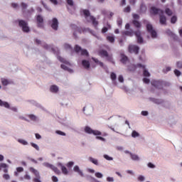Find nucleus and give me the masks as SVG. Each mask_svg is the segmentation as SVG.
<instances>
[{
  "label": "nucleus",
  "mask_w": 182,
  "mask_h": 182,
  "mask_svg": "<svg viewBox=\"0 0 182 182\" xmlns=\"http://www.w3.org/2000/svg\"><path fill=\"white\" fill-rule=\"evenodd\" d=\"M171 84L169 82L167 81H163L162 80V87L165 86L166 87H168V86H171Z\"/></svg>",
  "instance_id": "nucleus-43"
},
{
  "label": "nucleus",
  "mask_w": 182,
  "mask_h": 182,
  "mask_svg": "<svg viewBox=\"0 0 182 182\" xmlns=\"http://www.w3.org/2000/svg\"><path fill=\"white\" fill-rule=\"evenodd\" d=\"M151 13L154 14V15H159V22L161 25H166V23L167 22V18H166V16L163 15L164 12L163 10L157 9L154 6L151 8Z\"/></svg>",
  "instance_id": "nucleus-2"
},
{
  "label": "nucleus",
  "mask_w": 182,
  "mask_h": 182,
  "mask_svg": "<svg viewBox=\"0 0 182 182\" xmlns=\"http://www.w3.org/2000/svg\"><path fill=\"white\" fill-rule=\"evenodd\" d=\"M166 33L169 36H171V38H173V39H176V38H177V36H176V34L172 33L171 30H170V29L166 30Z\"/></svg>",
  "instance_id": "nucleus-32"
},
{
  "label": "nucleus",
  "mask_w": 182,
  "mask_h": 182,
  "mask_svg": "<svg viewBox=\"0 0 182 182\" xmlns=\"http://www.w3.org/2000/svg\"><path fill=\"white\" fill-rule=\"evenodd\" d=\"M35 136L37 140H41V139H42V136H41L39 134H36Z\"/></svg>",
  "instance_id": "nucleus-62"
},
{
  "label": "nucleus",
  "mask_w": 182,
  "mask_h": 182,
  "mask_svg": "<svg viewBox=\"0 0 182 182\" xmlns=\"http://www.w3.org/2000/svg\"><path fill=\"white\" fill-rule=\"evenodd\" d=\"M137 181L139 182L146 181V176H144V175H139L137 177Z\"/></svg>",
  "instance_id": "nucleus-33"
},
{
  "label": "nucleus",
  "mask_w": 182,
  "mask_h": 182,
  "mask_svg": "<svg viewBox=\"0 0 182 182\" xmlns=\"http://www.w3.org/2000/svg\"><path fill=\"white\" fill-rule=\"evenodd\" d=\"M139 48L137 46L131 45L129 46V52L130 53H135V55H137L139 53Z\"/></svg>",
  "instance_id": "nucleus-14"
},
{
  "label": "nucleus",
  "mask_w": 182,
  "mask_h": 182,
  "mask_svg": "<svg viewBox=\"0 0 182 182\" xmlns=\"http://www.w3.org/2000/svg\"><path fill=\"white\" fill-rule=\"evenodd\" d=\"M27 116L31 122H37L38 121V117L33 114H29Z\"/></svg>",
  "instance_id": "nucleus-25"
},
{
  "label": "nucleus",
  "mask_w": 182,
  "mask_h": 182,
  "mask_svg": "<svg viewBox=\"0 0 182 182\" xmlns=\"http://www.w3.org/2000/svg\"><path fill=\"white\" fill-rule=\"evenodd\" d=\"M31 147H33V149H35L37 151H39L40 150V148H39V145L38 144H36L33 142H31Z\"/></svg>",
  "instance_id": "nucleus-38"
},
{
  "label": "nucleus",
  "mask_w": 182,
  "mask_h": 182,
  "mask_svg": "<svg viewBox=\"0 0 182 182\" xmlns=\"http://www.w3.org/2000/svg\"><path fill=\"white\" fill-rule=\"evenodd\" d=\"M121 61L122 62V63H126V62H127V56L124 55H121Z\"/></svg>",
  "instance_id": "nucleus-42"
},
{
  "label": "nucleus",
  "mask_w": 182,
  "mask_h": 182,
  "mask_svg": "<svg viewBox=\"0 0 182 182\" xmlns=\"http://www.w3.org/2000/svg\"><path fill=\"white\" fill-rule=\"evenodd\" d=\"M58 60H60V62L64 63L61 65V68L63 69V70H67V72H68L69 73H73V69L69 68L68 66H66V65H69L70 66V63H69V61L66 60V59L60 56H58Z\"/></svg>",
  "instance_id": "nucleus-5"
},
{
  "label": "nucleus",
  "mask_w": 182,
  "mask_h": 182,
  "mask_svg": "<svg viewBox=\"0 0 182 182\" xmlns=\"http://www.w3.org/2000/svg\"><path fill=\"white\" fill-rule=\"evenodd\" d=\"M50 26L54 31H58V28H59V21H58V18H53L51 20Z\"/></svg>",
  "instance_id": "nucleus-12"
},
{
  "label": "nucleus",
  "mask_w": 182,
  "mask_h": 182,
  "mask_svg": "<svg viewBox=\"0 0 182 182\" xmlns=\"http://www.w3.org/2000/svg\"><path fill=\"white\" fill-rule=\"evenodd\" d=\"M151 85L156 89H163V80H154L151 82Z\"/></svg>",
  "instance_id": "nucleus-13"
},
{
  "label": "nucleus",
  "mask_w": 182,
  "mask_h": 182,
  "mask_svg": "<svg viewBox=\"0 0 182 182\" xmlns=\"http://www.w3.org/2000/svg\"><path fill=\"white\" fill-rule=\"evenodd\" d=\"M37 23H38V28H43V17H42V16L38 15L37 16Z\"/></svg>",
  "instance_id": "nucleus-18"
},
{
  "label": "nucleus",
  "mask_w": 182,
  "mask_h": 182,
  "mask_svg": "<svg viewBox=\"0 0 182 182\" xmlns=\"http://www.w3.org/2000/svg\"><path fill=\"white\" fill-rule=\"evenodd\" d=\"M18 26L22 29L23 32H25L26 33H28V32L31 31L28 22L24 20H19Z\"/></svg>",
  "instance_id": "nucleus-6"
},
{
  "label": "nucleus",
  "mask_w": 182,
  "mask_h": 182,
  "mask_svg": "<svg viewBox=\"0 0 182 182\" xmlns=\"http://www.w3.org/2000/svg\"><path fill=\"white\" fill-rule=\"evenodd\" d=\"M107 182H114V178L112 176H108L106 178Z\"/></svg>",
  "instance_id": "nucleus-53"
},
{
  "label": "nucleus",
  "mask_w": 182,
  "mask_h": 182,
  "mask_svg": "<svg viewBox=\"0 0 182 182\" xmlns=\"http://www.w3.org/2000/svg\"><path fill=\"white\" fill-rule=\"evenodd\" d=\"M56 134H59L60 136H66V134L62 131L57 130L55 131Z\"/></svg>",
  "instance_id": "nucleus-54"
},
{
  "label": "nucleus",
  "mask_w": 182,
  "mask_h": 182,
  "mask_svg": "<svg viewBox=\"0 0 182 182\" xmlns=\"http://www.w3.org/2000/svg\"><path fill=\"white\" fill-rule=\"evenodd\" d=\"M75 165V162L73 161H69L68 164H67V167H68V168H70V167H72L73 166Z\"/></svg>",
  "instance_id": "nucleus-55"
},
{
  "label": "nucleus",
  "mask_w": 182,
  "mask_h": 182,
  "mask_svg": "<svg viewBox=\"0 0 182 182\" xmlns=\"http://www.w3.org/2000/svg\"><path fill=\"white\" fill-rule=\"evenodd\" d=\"M141 114H142V116H149V112H147V111H142L141 112Z\"/></svg>",
  "instance_id": "nucleus-63"
},
{
  "label": "nucleus",
  "mask_w": 182,
  "mask_h": 182,
  "mask_svg": "<svg viewBox=\"0 0 182 182\" xmlns=\"http://www.w3.org/2000/svg\"><path fill=\"white\" fill-rule=\"evenodd\" d=\"M29 171H31V173L35 176V178L33 180V182H42V180H41V173H39V171L36 170L33 167H31L29 168Z\"/></svg>",
  "instance_id": "nucleus-7"
},
{
  "label": "nucleus",
  "mask_w": 182,
  "mask_h": 182,
  "mask_svg": "<svg viewBox=\"0 0 182 182\" xmlns=\"http://www.w3.org/2000/svg\"><path fill=\"white\" fill-rule=\"evenodd\" d=\"M136 68H139L140 69L144 70V76H146V77H150V73L147 71V70L146 69V65L144 64L139 63L136 65H131L128 68V70H130V72H133V70H136Z\"/></svg>",
  "instance_id": "nucleus-3"
},
{
  "label": "nucleus",
  "mask_w": 182,
  "mask_h": 182,
  "mask_svg": "<svg viewBox=\"0 0 182 182\" xmlns=\"http://www.w3.org/2000/svg\"><path fill=\"white\" fill-rule=\"evenodd\" d=\"M107 40L108 42H110V43H114V36H108L107 37Z\"/></svg>",
  "instance_id": "nucleus-37"
},
{
  "label": "nucleus",
  "mask_w": 182,
  "mask_h": 182,
  "mask_svg": "<svg viewBox=\"0 0 182 182\" xmlns=\"http://www.w3.org/2000/svg\"><path fill=\"white\" fill-rule=\"evenodd\" d=\"M147 167H149V168H156V165L151 162H149L147 164Z\"/></svg>",
  "instance_id": "nucleus-48"
},
{
  "label": "nucleus",
  "mask_w": 182,
  "mask_h": 182,
  "mask_svg": "<svg viewBox=\"0 0 182 182\" xmlns=\"http://www.w3.org/2000/svg\"><path fill=\"white\" fill-rule=\"evenodd\" d=\"M127 174H129V176H134L135 173L133 170L128 169L126 171Z\"/></svg>",
  "instance_id": "nucleus-49"
},
{
  "label": "nucleus",
  "mask_w": 182,
  "mask_h": 182,
  "mask_svg": "<svg viewBox=\"0 0 182 182\" xmlns=\"http://www.w3.org/2000/svg\"><path fill=\"white\" fill-rule=\"evenodd\" d=\"M100 55L103 58H106V59L107 60H109V62H112V55H109V53H107V51L105 50H100Z\"/></svg>",
  "instance_id": "nucleus-15"
},
{
  "label": "nucleus",
  "mask_w": 182,
  "mask_h": 182,
  "mask_svg": "<svg viewBox=\"0 0 182 182\" xmlns=\"http://www.w3.org/2000/svg\"><path fill=\"white\" fill-rule=\"evenodd\" d=\"M73 171H75V173H77V174H79V176H80L81 177H83L85 176L83 171L80 170V168L77 165H75L73 167Z\"/></svg>",
  "instance_id": "nucleus-17"
},
{
  "label": "nucleus",
  "mask_w": 182,
  "mask_h": 182,
  "mask_svg": "<svg viewBox=\"0 0 182 182\" xmlns=\"http://www.w3.org/2000/svg\"><path fill=\"white\" fill-rule=\"evenodd\" d=\"M104 159H105V160H107L108 161H113V157L109 156L107 155V154H105V155H104Z\"/></svg>",
  "instance_id": "nucleus-44"
},
{
  "label": "nucleus",
  "mask_w": 182,
  "mask_h": 182,
  "mask_svg": "<svg viewBox=\"0 0 182 182\" xmlns=\"http://www.w3.org/2000/svg\"><path fill=\"white\" fill-rule=\"evenodd\" d=\"M9 110H11L12 112H14V113H18V112H19V109H18V107L11 106V105L9 107Z\"/></svg>",
  "instance_id": "nucleus-35"
},
{
  "label": "nucleus",
  "mask_w": 182,
  "mask_h": 182,
  "mask_svg": "<svg viewBox=\"0 0 182 182\" xmlns=\"http://www.w3.org/2000/svg\"><path fill=\"white\" fill-rule=\"evenodd\" d=\"M146 29H147L149 33L151 34V38H153L154 39L157 38V33L153 28V26L151 23L146 24Z\"/></svg>",
  "instance_id": "nucleus-8"
},
{
  "label": "nucleus",
  "mask_w": 182,
  "mask_h": 182,
  "mask_svg": "<svg viewBox=\"0 0 182 182\" xmlns=\"http://www.w3.org/2000/svg\"><path fill=\"white\" fill-rule=\"evenodd\" d=\"M130 157L133 161H140V157L136 154H131Z\"/></svg>",
  "instance_id": "nucleus-26"
},
{
  "label": "nucleus",
  "mask_w": 182,
  "mask_h": 182,
  "mask_svg": "<svg viewBox=\"0 0 182 182\" xmlns=\"http://www.w3.org/2000/svg\"><path fill=\"white\" fill-rule=\"evenodd\" d=\"M107 31H109V28H107V27H104V28L102 29V33H106V32H107Z\"/></svg>",
  "instance_id": "nucleus-61"
},
{
  "label": "nucleus",
  "mask_w": 182,
  "mask_h": 182,
  "mask_svg": "<svg viewBox=\"0 0 182 182\" xmlns=\"http://www.w3.org/2000/svg\"><path fill=\"white\" fill-rule=\"evenodd\" d=\"M176 68H178V69H182V61H177L176 62Z\"/></svg>",
  "instance_id": "nucleus-50"
},
{
  "label": "nucleus",
  "mask_w": 182,
  "mask_h": 182,
  "mask_svg": "<svg viewBox=\"0 0 182 182\" xmlns=\"http://www.w3.org/2000/svg\"><path fill=\"white\" fill-rule=\"evenodd\" d=\"M89 161L92 163V164H95V166H99V161L92 156H90L88 158Z\"/></svg>",
  "instance_id": "nucleus-27"
},
{
  "label": "nucleus",
  "mask_w": 182,
  "mask_h": 182,
  "mask_svg": "<svg viewBox=\"0 0 182 182\" xmlns=\"http://www.w3.org/2000/svg\"><path fill=\"white\" fill-rule=\"evenodd\" d=\"M92 60L95 63H97V65H99L101 68H105V65L103 64V63L99 61L97 58H92Z\"/></svg>",
  "instance_id": "nucleus-34"
},
{
  "label": "nucleus",
  "mask_w": 182,
  "mask_h": 182,
  "mask_svg": "<svg viewBox=\"0 0 182 182\" xmlns=\"http://www.w3.org/2000/svg\"><path fill=\"white\" fill-rule=\"evenodd\" d=\"M61 171L63 174H65V176H68V174H69V171H68V168L65 166H62Z\"/></svg>",
  "instance_id": "nucleus-36"
},
{
  "label": "nucleus",
  "mask_w": 182,
  "mask_h": 182,
  "mask_svg": "<svg viewBox=\"0 0 182 182\" xmlns=\"http://www.w3.org/2000/svg\"><path fill=\"white\" fill-rule=\"evenodd\" d=\"M28 103H30V105H33V106H36V107H42V105L34 100H28Z\"/></svg>",
  "instance_id": "nucleus-22"
},
{
  "label": "nucleus",
  "mask_w": 182,
  "mask_h": 182,
  "mask_svg": "<svg viewBox=\"0 0 182 182\" xmlns=\"http://www.w3.org/2000/svg\"><path fill=\"white\" fill-rule=\"evenodd\" d=\"M1 84L3 86H9V85H13L14 81H12L11 79L3 77L1 79Z\"/></svg>",
  "instance_id": "nucleus-16"
},
{
  "label": "nucleus",
  "mask_w": 182,
  "mask_h": 182,
  "mask_svg": "<svg viewBox=\"0 0 182 182\" xmlns=\"http://www.w3.org/2000/svg\"><path fill=\"white\" fill-rule=\"evenodd\" d=\"M43 166H44V167H47V168H50L53 171H55L56 174H59V173H60V171H59L58 167L55 166V165H52L48 162H44Z\"/></svg>",
  "instance_id": "nucleus-9"
},
{
  "label": "nucleus",
  "mask_w": 182,
  "mask_h": 182,
  "mask_svg": "<svg viewBox=\"0 0 182 182\" xmlns=\"http://www.w3.org/2000/svg\"><path fill=\"white\" fill-rule=\"evenodd\" d=\"M146 11H147V7H146V5L141 4V12H142V14H144V12H146Z\"/></svg>",
  "instance_id": "nucleus-45"
},
{
  "label": "nucleus",
  "mask_w": 182,
  "mask_h": 182,
  "mask_svg": "<svg viewBox=\"0 0 182 182\" xmlns=\"http://www.w3.org/2000/svg\"><path fill=\"white\" fill-rule=\"evenodd\" d=\"M49 92L53 95H58L59 93V86L55 84L50 85Z\"/></svg>",
  "instance_id": "nucleus-11"
},
{
  "label": "nucleus",
  "mask_w": 182,
  "mask_h": 182,
  "mask_svg": "<svg viewBox=\"0 0 182 182\" xmlns=\"http://www.w3.org/2000/svg\"><path fill=\"white\" fill-rule=\"evenodd\" d=\"M18 143H20V144H22L23 146H28V144H29V143L28 142V141L23 139H18L17 140Z\"/></svg>",
  "instance_id": "nucleus-29"
},
{
  "label": "nucleus",
  "mask_w": 182,
  "mask_h": 182,
  "mask_svg": "<svg viewBox=\"0 0 182 182\" xmlns=\"http://www.w3.org/2000/svg\"><path fill=\"white\" fill-rule=\"evenodd\" d=\"M11 104L6 101H3L2 100L0 99V107H4L5 109H8Z\"/></svg>",
  "instance_id": "nucleus-19"
},
{
  "label": "nucleus",
  "mask_w": 182,
  "mask_h": 182,
  "mask_svg": "<svg viewBox=\"0 0 182 182\" xmlns=\"http://www.w3.org/2000/svg\"><path fill=\"white\" fill-rule=\"evenodd\" d=\"M131 136L132 137V139H139L140 138L141 135L140 133H139V132L133 130L131 133Z\"/></svg>",
  "instance_id": "nucleus-21"
},
{
  "label": "nucleus",
  "mask_w": 182,
  "mask_h": 182,
  "mask_svg": "<svg viewBox=\"0 0 182 182\" xmlns=\"http://www.w3.org/2000/svg\"><path fill=\"white\" fill-rule=\"evenodd\" d=\"M177 22V16H173L171 18V23H176Z\"/></svg>",
  "instance_id": "nucleus-47"
},
{
  "label": "nucleus",
  "mask_w": 182,
  "mask_h": 182,
  "mask_svg": "<svg viewBox=\"0 0 182 182\" xmlns=\"http://www.w3.org/2000/svg\"><path fill=\"white\" fill-rule=\"evenodd\" d=\"M21 180L22 181H23V180H26L27 181H29L32 180V177L31 176V175H29L28 172H26V174L23 177H21Z\"/></svg>",
  "instance_id": "nucleus-23"
},
{
  "label": "nucleus",
  "mask_w": 182,
  "mask_h": 182,
  "mask_svg": "<svg viewBox=\"0 0 182 182\" xmlns=\"http://www.w3.org/2000/svg\"><path fill=\"white\" fill-rule=\"evenodd\" d=\"M110 77H111L114 85H117V83L116 82V79H117L116 73H112L111 75H110Z\"/></svg>",
  "instance_id": "nucleus-31"
},
{
  "label": "nucleus",
  "mask_w": 182,
  "mask_h": 182,
  "mask_svg": "<svg viewBox=\"0 0 182 182\" xmlns=\"http://www.w3.org/2000/svg\"><path fill=\"white\" fill-rule=\"evenodd\" d=\"M133 23H134V26H136V28H140V26H141V24H140V23L139 21H137L136 20H134Z\"/></svg>",
  "instance_id": "nucleus-46"
},
{
  "label": "nucleus",
  "mask_w": 182,
  "mask_h": 182,
  "mask_svg": "<svg viewBox=\"0 0 182 182\" xmlns=\"http://www.w3.org/2000/svg\"><path fill=\"white\" fill-rule=\"evenodd\" d=\"M165 14H166L168 16H171V15H173V11H171V9L169 8H166L165 9Z\"/></svg>",
  "instance_id": "nucleus-39"
},
{
  "label": "nucleus",
  "mask_w": 182,
  "mask_h": 182,
  "mask_svg": "<svg viewBox=\"0 0 182 182\" xmlns=\"http://www.w3.org/2000/svg\"><path fill=\"white\" fill-rule=\"evenodd\" d=\"M16 170L18 173H22V171H23V168L22 167H18Z\"/></svg>",
  "instance_id": "nucleus-64"
},
{
  "label": "nucleus",
  "mask_w": 182,
  "mask_h": 182,
  "mask_svg": "<svg viewBox=\"0 0 182 182\" xmlns=\"http://www.w3.org/2000/svg\"><path fill=\"white\" fill-rule=\"evenodd\" d=\"M64 48L66 49V50H72V47L68 43L64 44Z\"/></svg>",
  "instance_id": "nucleus-51"
},
{
  "label": "nucleus",
  "mask_w": 182,
  "mask_h": 182,
  "mask_svg": "<svg viewBox=\"0 0 182 182\" xmlns=\"http://www.w3.org/2000/svg\"><path fill=\"white\" fill-rule=\"evenodd\" d=\"M82 14H83L87 22H92L95 26H97L98 23L96 21V18L95 17L92 16V15H90V11H89V10H86V9L83 10Z\"/></svg>",
  "instance_id": "nucleus-4"
},
{
  "label": "nucleus",
  "mask_w": 182,
  "mask_h": 182,
  "mask_svg": "<svg viewBox=\"0 0 182 182\" xmlns=\"http://www.w3.org/2000/svg\"><path fill=\"white\" fill-rule=\"evenodd\" d=\"M75 50L77 53H80L82 56H89L87 50L82 49L79 46H75Z\"/></svg>",
  "instance_id": "nucleus-10"
},
{
  "label": "nucleus",
  "mask_w": 182,
  "mask_h": 182,
  "mask_svg": "<svg viewBox=\"0 0 182 182\" xmlns=\"http://www.w3.org/2000/svg\"><path fill=\"white\" fill-rule=\"evenodd\" d=\"M4 169V173H8V165L6 164L1 163L0 164V171Z\"/></svg>",
  "instance_id": "nucleus-28"
},
{
  "label": "nucleus",
  "mask_w": 182,
  "mask_h": 182,
  "mask_svg": "<svg viewBox=\"0 0 182 182\" xmlns=\"http://www.w3.org/2000/svg\"><path fill=\"white\" fill-rule=\"evenodd\" d=\"M95 176L97 178H103L104 176L103 173H102L101 172H95Z\"/></svg>",
  "instance_id": "nucleus-40"
},
{
  "label": "nucleus",
  "mask_w": 182,
  "mask_h": 182,
  "mask_svg": "<svg viewBox=\"0 0 182 182\" xmlns=\"http://www.w3.org/2000/svg\"><path fill=\"white\" fill-rule=\"evenodd\" d=\"M174 74L176 75V76H177L178 77V76H181V71L178 70H174Z\"/></svg>",
  "instance_id": "nucleus-52"
},
{
  "label": "nucleus",
  "mask_w": 182,
  "mask_h": 182,
  "mask_svg": "<svg viewBox=\"0 0 182 182\" xmlns=\"http://www.w3.org/2000/svg\"><path fill=\"white\" fill-rule=\"evenodd\" d=\"M85 133H87V134H93V136H95L97 140H100L104 142L106 141V139L104 137L100 136H102V132L99 130L92 129L90 127H85Z\"/></svg>",
  "instance_id": "nucleus-1"
},
{
  "label": "nucleus",
  "mask_w": 182,
  "mask_h": 182,
  "mask_svg": "<svg viewBox=\"0 0 182 182\" xmlns=\"http://www.w3.org/2000/svg\"><path fill=\"white\" fill-rule=\"evenodd\" d=\"M135 35L137 38L138 43H143V38H141V33L140 32V31H137L136 32H135Z\"/></svg>",
  "instance_id": "nucleus-20"
},
{
  "label": "nucleus",
  "mask_w": 182,
  "mask_h": 182,
  "mask_svg": "<svg viewBox=\"0 0 182 182\" xmlns=\"http://www.w3.org/2000/svg\"><path fill=\"white\" fill-rule=\"evenodd\" d=\"M51 179H52V181H53V182H58V181H59V179L58 178V177H56V176H53L52 178H51Z\"/></svg>",
  "instance_id": "nucleus-57"
},
{
  "label": "nucleus",
  "mask_w": 182,
  "mask_h": 182,
  "mask_svg": "<svg viewBox=\"0 0 182 182\" xmlns=\"http://www.w3.org/2000/svg\"><path fill=\"white\" fill-rule=\"evenodd\" d=\"M118 80L120 82V83H123L124 82V78L123 77V75H119L118 77Z\"/></svg>",
  "instance_id": "nucleus-56"
},
{
  "label": "nucleus",
  "mask_w": 182,
  "mask_h": 182,
  "mask_svg": "<svg viewBox=\"0 0 182 182\" xmlns=\"http://www.w3.org/2000/svg\"><path fill=\"white\" fill-rule=\"evenodd\" d=\"M3 178H4L5 180H9V178H11V176H9V174H4V175H3Z\"/></svg>",
  "instance_id": "nucleus-59"
},
{
  "label": "nucleus",
  "mask_w": 182,
  "mask_h": 182,
  "mask_svg": "<svg viewBox=\"0 0 182 182\" xmlns=\"http://www.w3.org/2000/svg\"><path fill=\"white\" fill-rule=\"evenodd\" d=\"M82 65L85 69H89L90 68V63L86 60L82 61Z\"/></svg>",
  "instance_id": "nucleus-24"
},
{
  "label": "nucleus",
  "mask_w": 182,
  "mask_h": 182,
  "mask_svg": "<svg viewBox=\"0 0 182 182\" xmlns=\"http://www.w3.org/2000/svg\"><path fill=\"white\" fill-rule=\"evenodd\" d=\"M124 35H126L127 36H133V30L124 31Z\"/></svg>",
  "instance_id": "nucleus-41"
},
{
  "label": "nucleus",
  "mask_w": 182,
  "mask_h": 182,
  "mask_svg": "<svg viewBox=\"0 0 182 182\" xmlns=\"http://www.w3.org/2000/svg\"><path fill=\"white\" fill-rule=\"evenodd\" d=\"M17 119L19 120H24L25 122H29L28 119H26L23 114H17L16 115Z\"/></svg>",
  "instance_id": "nucleus-30"
},
{
  "label": "nucleus",
  "mask_w": 182,
  "mask_h": 182,
  "mask_svg": "<svg viewBox=\"0 0 182 182\" xmlns=\"http://www.w3.org/2000/svg\"><path fill=\"white\" fill-rule=\"evenodd\" d=\"M87 171L88 173H91V174H95V173H96L95 169H92V168H87Z\"/></svg>",
  "instance_id": "nucleus-60"
},
{
  "label": "nucleus",
  "mask_w": 182,
  "mask_h": 182,
  "mask_svg": "<svg viewBox=\"0 0 182 182\" xmlns=\"http://www.w3.org/2000/svg\"><path fill=\"white\" fill-rule=\"evenodd\" d=\"M21 8L22 9H26L28 8V4H26V3H21Z\"/></svg>",
  "instance_id": "nucleus-58"
}]
</instances>
